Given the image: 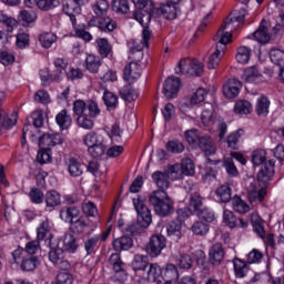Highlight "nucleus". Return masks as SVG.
<instances>
[{
	"label": "nucleus",
	"mask_w": 284,
	"mask_h": 284,
	"mask_svg": "<svg viewBox=\"0 0 284 284\" xmlns=\"http://www.w3.org/2000/svg\"><path fill=\"white\" fill-rule=\"evenodd\" d=\"M133 205L138 214V222L129 224L125 227V232L126 234H130V236H139L145 227H150L152 224V212L145 203H143L141 197H134Z\"/></svg>",
	"instance_id": "1"
},
{
	"label": "nucleus",
	"mask_w": 284,
	"mask_h": 284,
	"mask_svg": "<svg viewBox=\"0 0 284 284\" xmlns=\"http://www.w3.org/2000/svg\"><path fill=\"white\" fill-rule=\"evenodd\" d=\"M149 203L158 216L165 217L170 216V214H174V201L165 190L153 191L149 195Z\"/></svg>",
	"instance_id": "2"
},
{
	"label": "nucleus",
	"mask_w": 284,
	"mask_h": 284,
	"mask_svg": "<svg viewBox=\"0 0 284 284\" xmlns=\"http://www.w3.org/2000/svg\"><path fill=\"white\" fill-rule=\"evenodd\" d=\"M136 6L140 10L133 13L135 20L140 22L143 28L142 43L144 48H150V39L152 38V31H150V21H152V12L146 11L148 6H152L150 0H138Z\"/></svg>",
	"instance_id": "3"
},
{
	"label": "nucleus",
	"mask_w": 284,
	"mask_h": 284,
	"mask_svg": "<svg viewBox=\"0 0 284 284\" xmlns=\"http://www.w3.org/2000/svg\"><path fill=\"white\" fill-rule=\"evenodd\" d=\"M227 26L229 23L223 24L213 37L214 41H219V44L216 45L215 51L209 57V70L219 68V64L221 63V55L224 54L225 44L232 41V32H225V28H227Z\"/></svg>",
	"instance_id": "4"
},
{
	"label": "nucleus",
	"mask_w": 284,
	"mask_h": 284,
	"mask_svg": "<svg viewBox=\"0 0 284 284\" xmlns=\"http://www.w3.org/2000/svg\"><path fill=\"white\" fill-rule=\"evenodd\" d=\"M175 74H185L186 77H201L203 74V63L194 59H182L175 69Z\"/></svg>",
	"instance_id": "5"
},
{
	"label": "nucleus",
	"mask_w": 284,
	"mask_h": 284,
	"mask_svg": "<svg viewBox=\"0 0 284 284\" xmlns=\"http://www.w3.org/2000/svg\"><path fill=\"white\" fill-rule=\"evenodd\" d=\"M166 240L163 235L151 236L149 243L145 246V252L151 258H156L160 256L161 252L165 250Z\"/></svg>",
	"instance_id": "6"
},
{
	"label": "nucleus",
	"mask_w": 284,
	"mask_h": 284,
	"mask_svg": "<svg viewBox=\"0 0 284 284\" xmlns=\"http://www.w3.org/2000/svg\"><path fill=\"white\" fill-rule=\"evenodd\" d=\"M6 99V93L0 91V105L3 103ZM17 125V114L8 116V113L0 108V136L3 134V130H10Z\"/></svg>",
	"instance_id": "7"
},
{
	"label": "nucleus",
	"mask_w": 284,
	"mask_h": 284,
	"mask_svg": "<svg viewBox=\"0 0 284 284\" xmlns=\"http://www.w3.org/2000/svg\"><path fill=\"white\" fill-rule=\"evenodd\" d=\"M49 261L60 270H70V262L65 260V251L61 247L52 248L49 252Z\"/></svg>",
	"instance_id": "8"
},
{
	"label": "nucleus",
	"mask_w": 284,
	"mask_h": 284,
	"mask_svg": "<svg viewBox=\"0 0 284 284\" xmlns=\"http://www.w3.org/2000/svg\"><path fill=\"white\" fill-rule=\"evenodd\" d=\"M274 166L275 162L273 160H268L258 171L257 181L261 183L262 187H267V183L272 181V176H274Z\"/></svg>",
	"instance_id": "9"
},
{
	"label": "nucleus",
	"mask_w": 284,
	"mask_h": 284,
	"mask_svg": "<svg viewBox=\"0 0 284 284\" xmlns=\"http://www.w3.org/2000/svg\"><path fill=\"white\" fill-rule=\"evenodd\" d=\"M181 90V79L169 77L164 82L163 94L166 99H174Z\"/></svg>",
	"instance_id": "10"
},
{
	"label": "nucleus",
	"mask_w": 284,
	"mask_h": 284,
	"mask_svg": "<svg viewBox=\"0 0 284 284\" xmlns=\"http://www.w3.org/2000/svg\"><path fill=\"white\" fill-rule=\"evenodd\" d=\"M63 12L69 17L72 27L77 26V17L81 14V6L77 3L74 0H67L63 3Z\"/></svg>",
	"instance_id": "11"
},
{
	"label": "nucleus",
	"mask_w": 284,
	"mask_h": 284,
	"mask_svg": "<svg viewBox=\"0 0 284 284\" xmlns=\"http://www.w3.org/2000/svg\"><path fill=\"white\" fill-rule=\"evenodd\" d=\"M63 141H65V138L60 133H45L40 136L39 145L40 148H54L57 145H63Z\"/></svg>",
	"instance_id": "12"
},
{
	"label": "nucleus",
	"mask_w": 284,
	"mask_h": 284,
	"mask_svg": "<svg viewBox=\"0 0 284 284\" xmlns=\"http://www.w3.org/2000/svg\"><path fill=\"white\" fill-rule=\"evenodd\" d=\"M243 88V83L236 79L227 80L223 85V94L226 99H236Z\"/></svg>",
	"instance_id": "13"
},
{
	"label": "nucleus",
	"mask_w": 284,
	"mask_h": 284,
	"mask_svg": "<svg viewBox=\"0 0 284 284\" xmlns=\"http://www.w3.org/2000/svg\"><path fill=\"white\" fill-rule=\"evenodd\" d=\"M246 190L250 203H255V201H258V203H263L265 196L267 195V191H265V187L258 189L256 186V182H251L246 186Z\"/></svg>",
	"instance_id": "14"
},
{
	"label": "nucleus",
	"mask_w": 284,
	"mask_h": 284,
	"mask_svg": "<svg viewBox=\"0 0 284 284\" xmlns=\"http://www.w3.org/2000/svg\"><path fill=\"white\" fill-rule=\"evenodd\" d=\"M246 190L250 203H255V201H258V203H263L265 196L267 195V191H265V187L258 189L256 186V182H251L246 186Z\"/></svg>",
	"instance_id": "15"
},
{
	"label": "nucleus",
	"mask_w": 284,
	"mask_h": 284,
	"mask_svg": "<svg viewBox=\"0 0 284 284\" xmlns=\"http://www.w3.org/2000/svg\"><path fill=\"white\" fill-rule=\"evenodd\" d=\"M128 48H129V59L131 63L139 65L141 61H143V45L141 44H135L134 45V40H129L128 41Z\"/></svg>",
	"instance_id": "16"
},
{
	"label": "nucleus",
	"mask_w": 284,
	"mask_h": 284,
	"mask_svg": "<svg viewBox=\"0 0 284 284\" xmlns=\"http://www.w3.org/2000/svg\"><path fill=\"white\" fill-rule=\"evenodd\" d=\"M124 80L128 81V83H134L138 79L141 78V64L134 62H130L124 67V73H123Z\"/></svg>",
	"instance_id": "17"
},
{
	"label": "nucleus",
	"mask_w": 284,
	"mask_h": 284,
	"mask_svg": "<svg viewBox=\"0 0 284 284\" xmlns=\"http://www.w3.org/2000/svg\"><path fill=\"white\" fill-rule=\"evenodd\" d=\"M197 148H200V150H202L206 156L216 154V143L209 135H203L199 139Z\"/></svg>",
	"instance_id": "18"
},
{
	"label": "nucleus",
	"mask_w": 284,
	"mask_h": 284,
	"mask_svg": "<svg viewBox=\"0 0 284 284\" xmlns=\"http://www.w3.org/2000/svg\"><path fill=\"white\" fill-rule=\"evenodd\" d=\"M210 263L212 265H221L223 258H225V250H223V244H214L209 252Z\"/></svg>",
	"instance_id": "19"
},
{
	"label": "nucleus",
	"mask_w": 284,
	"mask_h": 284,
	"mask_svg": "<svg viewBox=\"0 0 284 284\" xmlns=\"http://www.w3.org/2000/svg\"><path fill=\"white\" fill-rule=\"evenodd\" d=\"M160 10L162 12V17H164V19H168L169 21H174V19L179 17V12H181L179 6L169 2V0L166 1V3L161 4Z\"/></svg>",
	"instance_id": "20"
},
{
	"label": "nucleus",
	"mask_w": 284,
	"mask_h": 284,
	"mask_svg": "<svg viewBox=\"0 0 284 284\" xmlns=\"http://www.w3.org/2000/svg\"><path fill=\"white\" fill-rule=\"evenodd\" d=\"M45 207L49 212H52L54 207L61 205V194L55 190H50L44 195Z\"/></svg>",
	"instance_id": "21"
},
{
	"label": "nucleus",
	"mask_w": 284,
	"mask_h": 284,
	"mask_svg": "<svg viewBox=\"0 0 284 284\" xmlns=\"http://www.w3.org/2000/svg\"><path fill=\"white\" fill-rule=\"evenodd\" d=\"M79 207L77 206H64L60 211V219L64 221V223H73L74 219H79Z\"/></svg>",
	"instance_id": "22"
},
{
	"label": "nucleus",
	"mask_w": 284,
	"mask_h": 284,
	"mask_svg": "<svg viewBox=\"0 0 284 284\" xmlns=\"http://www.w3.org/2000/svg\"><path fill=\"white\" fill-rule=\"evenodd\" d=\"M109 263L112 265L115 274H120L122 278H125V276H128V273L125 272V263L121 261L120 254H111V256L109 257Z\"/></svg>",
	"instance_id": "23"
},
{
	"label": "nucleus",
	"mask_w": 284,
	"mask_h": 284,
	"mask_svg": "<svg viewBox=\"0 0 284 284\" xmlns=\"http://www.w3.org/2000/svg\"><path fill=\"white\" fill-rule=\"evenodd\" d=\"M112 245L115 252H126L128 250H132L134 246V240H132L130 236H122L114 240Z\"/></svg>",
	"instance_id": "24"
},
{
	"label": "nucleus",
	"mask_w": 284,
	"mask_h": 284,
	"mask_svg": "<svg viewBox=\"0 0 284 284\" xmlns=\"http://www.w3.org/2000/svg\"><path fill=\"white\" fill-rule=\"evenodd\" d=\"M255 41L258 43H270V33L267 32V20H262L260 27L253 32Z\"/></svg>",
	"instance_id": "25"
},
{
	"label": "nucleus",
	"mask_w": 284,
	"mask_h": 284,
	"mask_svg": "<svg viewBox=\"0 0 284 284\" xmlns=\"http://www.w3.org/2000/svg\"><path fill=\"white\" fill-rule=\"evenodd\" d=\"M233 267L235 278H245L250 273V266H247V263L239 257L233 258Z\"/></svg>",
	"instance_id": "26"
},
{
	"label": "nucleus",
	"mask_w": 284,
	"mask_h": 284,
	"mask_svg": "<svg viewBox=\"0 0 284 284\" xmlns=\"http://www.w3.org/2000/svg\"><path fill=\"white\" fill-rule=\"evenodd\" d=\"M251 223L253 226V231L257 233L262 241H265V221H263V219H261L258 214L253 213L251 215Z\"/></svg>",
	"instance_id": "27"
},
{
	"label": "nucleus",
	"mask_w": 284,
	"mask_h": 284,
	"mask_svg": "<svg viewBox=\"0 0 284 284\" xmlns=\"http://www.w3.org/2000/svg\"><path fill=\"white\" fill-rule=\"evenodd\" d=\"M39 265H41L39 257L34 255H26L21 261L20 267L23 272H34Z\"/></svg>",
	"instance_id": "28"
},
{
	"label": "nucleus",
	"mask_w": 284,
	"mask_h": 284,
	"mask_svg": "<svg viewBox=\"0 0 284 284\" xmlns=\"http://www.w3.org/2000/svg\"><path fill=\"white\" fill-rule=\"evenodd\" d=\"M242 79L247 83H258L263 79V74H261L256 67H248L244 70Z\"/></svg>",
	"instance_id": "29"
},
{
	"label": "nucleus",
	"mask_w": 284,
	"mask_h": 284,
	"mask_svg": "<svg viewBox=\"0 0 284 284\" xmlns=\"http://www.w3.org/2000/svg\"><path fill=\"white\" fill-rule=\"evenodd\" d=\"M79 250V241L72 233H67L63 239V251L74 254Z\"/></svg>",
	"instance_id": "30"
},
{
	"label": "nucleus",
	"mask_w": 284,
	"mask_h": 284,
	"mask_svg": "<svg viewBox=\"0 0 284 284\" xmlns=\"http://www.w3.org/2000/svg\"><path fill=\"white\" fill-rule=\"evenodd\" d=\"M102 62L101 58L94 55V54H88L85 58V68L88 72H91V74H98L99 68H101Z\"/></svg>",
	"instance_id": "31"
},
{
	"label": "nucleus",
	"mask_w": 284,
	"mask_h": 284,
	"mask_svg": "<svg viewBox=\"0 0 284 284\" xmlns=\"http://www.w3.org/2000/svg\"><path fill=\"white\" fill-rule=\"evenodd\" d=\"M154 183L158 185L159 190H168L170 187V175L160 171L152 174Z\"/></svg>",
	"instance_id": "32"
},
{
	"label": "nucleus",
	"mask_w": 284,
	"mask_h": 284,
	"mask_svg": "<svg viewBox=\"0 0 284 284\" xmlns=\"http://www.w3.org/2000/svg\"><path fill=\"white\" fill-rule=\"evenodd\" d=\"M150 265L148 255L135 254L132 261V267L134 272H145Z\"/></svg>",
	"instance_id": "33"
},
{
	"label": "nucleus",
	"mask_w": 284,
	"mask_h": 284,
	"mask_svg": "<svg viewBox=\"0 0 284 284\" xmlns=\"http://www.w3.org/2000/svg\"><path fill=\"white\" fill-rule=\"evenodd\" d=\"M95 27L99 28L101 32H114V30H116V21L110 17L99 18Z\"/></svg>",
	"instance_id": "34"
},
{
	"label": "nucleus",
	"mask_w": 284,
	"mask_h": 284,
	"mask_svg": "<svg viewBox=\"0 0 284 284\" xmlns=\"http://www.w3.org/2000/svg\"><path fill=\"white\" fill-rule=\"evenodd\" d=\"M120 97L123 99V101H129V103H132V101H136V99H139V91L132 88V85L126 84L120 89Z\"/></svg>",
	"instance_id": "35"
},
{
	"label": "nucleus",
	"mask_w": 284,
	"mask_h": 284,
	"mask_svg": "<svg viewBox=\"0 0 284 284\" xmlns=\"http://www.w3.org/2000/svg\"><path fill=\"white\" fill-rule=\"evenodd\" d=\"M55 121L61 130H68L72 125V116L68 114L65 109L57 114Z\"/></svg>",
	"instance_id": "36"
},
{
	"label": "nucleus",
	"mask_w": 284,
	"mask_h": 284,
	"mask_svg": "<svg viewBox=\"0 0 284 284\" xmlns=\"http://www.w3.org/2000/svg\"><path fill=\"white\" fill-rule=\"evenodd\" d=\"M173 256L178 261L180 270H191L194 262L190 255L185 253H174Z\"/></svg>",
	"instance_id": "37"
},
{
	"label": "nucleus",
	"mask_w": 284,
	"mask_h": 284,
	"mask_svg": "<svg viewBox=\"0 0 284 284\" xmlns=\"http://www.w3.org/2000/svg\"><path fill=\"white\" fill-rule=\"evenodd\" d=\"M52 226H50V221L44 220L40 223V225L37 229V240L38 241H44V239H48V236H51Z\"/></svg>",
	"instance_id": "38"
},
{
	"label": "nucleus",
	"mask_w": 284,
	"mask_h": 284,
	"mask_svg": "<svg viewBox=\"0 0 284 284\" xmlns=\"http://www.w3.org/2000/svg\"><path fill=\"white\" fill-rule=\"evenodd\" d=\"M255 112L257 116H267L270 114V100L266 97L257 99Z\"/></svg>",
	"instance_id": "39"
},
{
	"label": "nucleus",
	"mask_w": 284,
	"mask_h": 284,
	"mask_svg": "<svg viewBox=\"0 0 284 284\" xmlns=\"http://www.w3.org/2000/svg\"><path fill=\"white\" fill-rule=\"evenodd\" d=\"M146 280L154 283L158 278H161V266L156 263H149V266L145 268Z\"/></svg>",
	"instance_id": "40"
},
{
	"label": "nucleus",
	"mask_w": 284,
	"mask_h": 284,
	"mask_svg": "<svg viewBox=\"0 0 284 284\" xmlns=\"http://www.w3.org/2000/svg\"><path fill=\"white\" fill-rule=\"evenodd\" d=\"M201 121L205 128L214 125V106L212 104H207V108L203 110Z\"/></svg>",
	"instance_id": "41"
},
{
	"label": "nucleus",
	"mask_w": 284,
	"mask_h": 284,
	"mask_svg": "<svg viewBox=\"0 0 284 284\" xmlns=\"http://www.w3.org/2000/svg\"><path fill=\"white\" fill-rule=\"evenodd\" d=\"M68 172L70 176H81L83 174V165L77 159L71 158L68 162Z\"/></svg>",
	"instance_id": "42"
},
{
	"label": "nucleus",
	"mask_w": 284,
	"mask_h": 284,
	"mask_svg": "<svg viewBox=\"0 0 284 284\" xmlns=\"http://www.w3.org/2000/svg\"><path fill=\"white\" fill-rule=\"evenodd\" d=\"M202 207H203V196H201V193L199 192L192 193L189 201V209L193 210V212H195L196 214L200 210H202Z\"/></svg>",
	"instance_id": "43"
},
{
	"label": "nucleus",
	"mask_w": 284,
	"mask_h": 284,
	"mask_svg": "<svg viewBox=\"0 0 284 284\" xmlns=\"http://www.w3.org/2000/svg\"><path fill=\"white\" fill-rule=\"evenodd\" d=\"M102 99L108 110H116V105H119V97L116 94L105 90Z\"/></svg>",
	"instance_id": "44"
},
{
	"label": "nucleus",
	"mask_w": 284,
	"mask_h": 284,
	"mask_svg": "<svg viewBox=\"0 0 284 284\" xmlns=\"http://www.w3.org/2000/svg\"><path fill=\"white\" fill-rule=\"evenodd\" d=\"M252 163L255 166L265 165L267 163V151L257 149L252 152Z\"/></svg>",
	"instance_id": "45"
},
{
	"label": "nucleus",
	"mask_w": 284,
	"mask_h": 284,
	"mask_svg": "<svg viewBox=\"0 0 284 284\" xmlns=\"http://www.w3.org/2000/svg\"><path fill=\"white\" fill-rule=\"evenodd\" d=\"M165 149L171 154H182V152H185V144L179 140H170L165 144Z\"/></svg>",
	"instance_id": "46"
},
{
	"label": "nucleus",
	"mask_w": 284,
	"mask_h": 284,
	"mask_svg": "<svg viewBox=\"0 0 284 284\" xmlns=\"http://www.w3.org/2000/svg\"><path fill=\"white\" fill-rule=\"evenodd\" d=\"M97 49L99 54L105 59L110 52H112V47L110 45V42H108V39L105 38H99L97 40Z\"/></svg>",
	"instance_id": "47"
},
{
	"label": "nucleus",
	"mask_w": 284,
	"mask_h": 284,
	"mask_svg": "<svg viewBox=\"0 0 284 284\" xmlns=\"http://www.w3.org/2000/svg\"><path fill=\"white\" fill-rule=\"evenodd\" d=\"M112 10L118 14H128L130 12V2L128 0H113Z\"/></svg>",
	"instance_id": "48"
},
{
	"label": "nucleus",
	"mask_w": 284,
	"mask_h": 284,
	"mask_svg": "<svg viewBox=\"0 0 284 284\" xmlns=\"http://www.w3.org/2000/svg\"><path fill=\"white\" fill-rule=\"evenodd\" d=\"M102 141H104L102 135H99L94 132L87 133L83 138V143L87 145L88 150L94 145H98V143H102Z\"/></svg>",
	"instance_id": "49"
},
{
	"label": "nucleus",
	"mask_w": 284,
	"mask_h": 284,
	"mask_svg": "<svg viewBox=\"0 0 284 284\" xmlns=\"http://www.w3.org/2000/svg\"><path fill=\"white\" fill-rule=\"evenodd\" d=\"M251 57H252V51L247 47H240L237 49L235 59H236L237 63L245 65V63L250 62Z\"/></svg>",
	"instance_id": "50"
},
{
	"label": "nucleus",
	"mask_w": 284,
	"mask_h": 284,
	"mask_svg": "<svg viewBox=\"0 0 284 284\" xmlns=\"http://www.w3.org/2000/svg\"><path fill=\"white\" fill-rule=\"evenodd\" d=\"M166 232H168V236H172L173 239H176L179 241V239H181L182 236L181 222H176V221L169 222L166 225Z\"/></svg>",
	"instance_id": "51"
},
{
	"label": "nucleus",
	"mask_w": 284,
	"mask_h": 284,
	"mask_svg": "<svg viewBox=\"0 0 284 284\" xmlns=\"http://www.w3.org/2000/svg\"><path fill=\"white\" fill-rule=\"evenodd\" d=\"M232 206L233 210L239 214H247V212H250V205H247V203H245V201H242V199L239 196L233 197Z\"/></svg>",
	"instance_id": "52"
},
{
	"label": "nucleus",
	"mask_w": 284,
	"mask_h": 284,
	"mask_svg": "<svg viewBox=\"0 0 284 284\" xmlns=\"http://www.w3.org/2000/svg\"><path fill=\"white\" fill-rule=\"evenodd\" d=\"M215 194L221 199L222 203H230L232 201V189L229 185L220 186Z\"/></svg>",
	"instance_id": "53"
},
{
	"label": "nucleus",
	"mask_w": 284,
	"mask_h": 284,
	"mask_svg": "<svg viewBox=\"0 0 284 284\" xmlns=\"http://www.w3.org/2000/svg\"><path fill=\"white\" fill-rule=\"evenodd\" d=\"M106 150L105 140H102V142L89 148L88 152L93 156V159H99V156H103L105 154Z\"/></svg>",
	"instance_id": "54"
},
{
	"label": "nucleus",
	"mask_w": 284,
	"mask_h": 284,
	"mask_svg": "<svg viewBox=\"0 0 284 284\" xmlns=\"http://www.w3.org/2000/svg\"><path fill=\"white\" fill-rule=\"evenodd\" d=\"M180 168L182 169L184 176H194L195 169L192 159H183L180 164Z\"/></svg>",
	"instance_id": "55"
},
{
	"label": "nucleus",
	"mask_w": 284,
	"mask_h": 284,
	"mask_svg": "<svg viewBox=\"0 0 284 284\" xmlns=\"http://www.w3.org/2000/svg\"><path fill=\"white\" fill-rule=\"evenodd\" d=\"M87 227H88V222L83 217H80L71 222V232H73V234H83Z\"/></svg>",
	"instance_id": "56"
},
{
	"label": "nucleus",
	"mask_w": 284,
	"mask_h": 284,
	"mask_svg": "<svg viewBox=\"0 0 284 284\" xmlns=\"http://www.w3.org/2000/svg\"><path fill=\"white\" fill-rule=\"evenodd\" d=\"M270 59L272 63L278 65V68L284 67V51H281L278 49H272L270 52Z\"/></svg>",
	"instance_id": "57"
},
{
	"label": "nucleus",
	"mask_w": 284,
	"mask_h": 284,
	"mask_svg": "<svg viewBox=\"0 0 284 284\" xmlns=\"http://www.w3.org/2000/svg\"><path fill=\"white\" fill-rule=\"evenodd\" d=\"M88 113H84L83 115L78 116L77 119V125L78 128H82V130H92L94 128V121L89 118Z\"/></svg>",
	"instance_id": "58"
},
{
	"label": "nucleus",
	"mask_w": 284,
	"mask_h": 284,
	"mask_svg": "<svg viewBox=\"0 0 284 284\" xmlns=\"http://www.w3.org/2000/svg\"><path fill=\"white\" fill-rule=\"evenodd\" d=\"M243 134H245V131L243 129H240V130L231 133L227 136L229 148H232V150H236V148L239 145V141H240L241 136H243Z\"/></svg>",
	"instance_id": "59"
},
{
	"label": "nucleus",
	"mask_w": 284,
	"mask_h": 284,
	"mask_svg": "<svg viewBox=\"0 0 284 284\" xmlns=\"http://www.w3.org/2000/svg\"><path fill=\"white\" fill-rule=\"evenodd\" d=\"M42 149L38 152L37 160L38 163H50L52 161V151L48 146H41Z\"/></svg>",
	"instance_id": "60"
},
{
	"label": "nucleus",
	"mask_w": 284,
	"mask_h": 284,
	"mask_svg": "<svg viewBox=\"0 0 284 284\" xmlns=\"http://www.w3.org/2000/svg\"><path fill=\"white\" fill-rule=\"evenodd\" d=\"M235 114H250L252 112V103L250 101H239L234 106Z\"/></svg>",
	"instance_id": "61"
},
{
	"label": "nucleus",
	"mask_w": 284,
	"mask_h": 284,
	"mask_svg": "<svg viewBox=\"0 0 284 284\" xmlns=\"http://www.w3.org/2000/svg\"><path fill=\"white\" fill-rule=\"evenodd\" d=\"M57 41V36L54 33H43L39 37V42L42 48H52V43Z\"/></svg>",
	"instance_id": "62"
},
{
	"label": "nucleus",
	"mask_w": 284,
	"mask_h": 284,
	"mask_svg": "<svg viewBox=\"0 0 284 284\" xmlns=\"http://www.w3.org/2000/svg\"><path fill=\"white\" fill-rule=\"evenodd\" d=\"M58 284H72L74 283V277L68 272V270H62L58 273L57 282Z\"/></svg>",
	"instance_id": "63"
},
{
	"label": "nucleus",
	"mask_w": 284,
	"mask_h": 284,
	"mask_svg": "<svg viewBox=\"0 0 284 284\" xmlns=\"http://www.w3.org/2000/svg\"><path fill=\"white\" fill-rule=\"evenodd\" d=\"M223 165L229 176H239V169H236V165L234 164V160L232 158L224 159Z\"/></svg>",
	"instance_id": "64"
}]
</instances>
